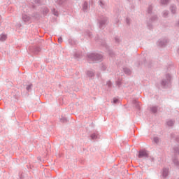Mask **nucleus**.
Segmentation results:
<instances>
[{"instance_id": "nucleus-1", "label": "nucleus", "mask_w": 179, "mask_h": 179, "mask_svg": "<svg viewBox=\"0 0 179 179\" xmlns=\"http://www.w3.org/2000/svg\"><path fill=\"white\" fill-rule=\"evenodd\" d=\"M88 61H93L96 62L97 61H103V55L99 53H89L87 55Z\"/></svg>"}, {"instance_id": "nucleus-2", "label": "nucleus", "mask_w": 179, "mask_h": 179, "mask_svg": "<svg viewBox=\"0 0 179 179\" xmlns=\"http://www.w3.org/2000/svg\"><path fill=\"white\" fill-rule=\"evenodd\" d=\"M161 85L164 89L170 87V86H171V76H170V74H166L165 78L162 80Z\"/></svg>"}, {"instance_id": "nucleus-3", "label": "nucleus", "mask_w": 179, "mask_h": 179, "mask_svg": "<svg viewBox=\"0 0 179 179\" xmlns=\"http://www.w3.org/2000/svg\"><path fill=\"white\" fill-rule=\"evenodd\" d=\"M99 27L100 29H104L106 26H107V23H108V18L107 17L101 16L98 20Z\"/></svg>"}, {"instance_id": "nucleus-4", "label": "nucleus", "mask_w": 179, "mask_h": 179, "mask_svg": "<svg viewBox=\"0 0 179 179\" xmlns=\"http://www.w3.org/2000/svg\"><path fill=\"white\" fill-rule=\"evenodd\" d=\"M149 157V152L146 150H141L138 152V159H148Z\"/></svg>"}, {"instance_id": "nucleus-5", "label": "nucleus", "mask_w": 179, "mask_h": 179, "mask_svg": "<svg viewBox=\"0 0 179 179\" xmlns=\"http://www.w3.org/2000/svg\"><path fill=\"white\" fill-rule=\"evenodd\" d=\"M22 19L24 23H30L33 21L32 17L26 13L22 14Z\"/></svg>"}, {"instance_id": "nucleus-6", "label": "nucleus", "mask_w": 179, "mask_h": 179, "mask_svg": "<svg viewBox=\"0 0 179 179\" xmlns=\"http://www.w3.org/2000/svg\"><path fill=\"white\" fill-rule=\"evenodd\" d=\"M168 43L169 39L167 38H162L157 41V44L159 47H164V45H166V44H167Z\"/></svg>"}, {"instance_id": "nucleus-7", "label": "nucleus", "mask_w": 179, "mask_h": 179, "mask_svg": "<svg viewBox=\"0 0 179 179\" xmlns=\"http://www.w3.org/2000/svg\"><path fill=\"white\" fill-rule=\"evenodd\" d=\"M168 176H169V168H164L162 169V178H167Z\"/></svg>"}, {"instance_id": "nucleus-8", "label": "nucleus", "mask_w": 179, "mask_h": 179, "mask_svg": "<svg viewBox=\"0 0 179 179\" xmlns=\"http://www.w3.org/2000/svg\"><path fill=\"white\" fill-rule=\"evenodd\" d=\"M90 8V6L89 5V3L87 1H85L83 4V12H87Z\"/></svg>"}, {"instance_id": "nucleus-9", "label": "nucleus", "mask_w": 179, "mask_h": 179, "mask_svg": "<svg viewBox=\"0 0 179 179\" xmlns=\"http://www.w3.org/2000/svg\"><path fill=\"white\" fill-rule=\"evenodd\" d=\"M132 103L134 104L136 110H141V103L139 101H138V100L134 99L132 101Z\"/></svg>"}, {"instance_id": "nucleus-10", "label": "nucleus", "mask_w": 179, "mask_h": 179, "mask_svg": "<svg viewBox=\"0 0 179 179\" xmlns=\"http://www.w3.org/2000/svg\"><path fill=\"white\" fill-rule=\"evenodd\" d=\"M80 57H82V52L75 50L73 52V57L78 59V58H80Z\"/></svg>"}, {"instance_id": "nucleus-11", "label": "nucleus", "mask_w": 179, "mask_h": 179, "mask_svg": "<svg viewBox=\"0 0 179 179\" xmlns=\"http://www.w3.org/2000/svg\"><path fill=\"white\" fill-rule=\"evenodd\" d=\"M172 162H173V164H174L175 167H176V169H179L178 158H177V157H175L174 158H173Z\"/></svg>"}, {"instance_id": "nucleus-12", "label": "nucleus", "mask_w": 179, "mask_h": 179, "mask_svg": "<svg viewBox=\"0 0 179 179\" xmlns=\"http://www.w3.org/2000/svg\"><path fill=\"white\" fill-rule=\"evenodd\" d=\"M99 5L102 8V9H106V8H107V5L103 0H99Z\"/></svg>"}, {"instance_id": "nucleus-13", "label": "nucleus", "mask_w": 179, "mask_h": 179, "mask_svg": "<svg viewBox=\"0 0 179 179\" xmlns=\"http://www.w3.org/2000/svg\"><path fill=\"white\" fill-rule=\"evenodd\" d=\"M31 17H32V20H38V19H40V14L37 13H34Z\"/></svg>"}, {"instance_id": "nucleus-14", "label": "nucleus", "mask_w": 179, "mask_h": 179, "mask_svg": "<svg viewBox=\"0 0 179 179\" xmlns=\"http://www.w3.org/2000/svg\"><path fill=\"white\" fill-rule=\"evenodd\" d=\"M176 9H177V8L176 7L175 5H171L170 7V10H171V13H173V15H176Z\"/></svg>"}, {"instance_id": "nucleus-15", "label": "nucleus", "mask_w": 179, "mask_h": 179, "mask_svg": "<svg viewBox=\"0 0 179 179\" xmlns=\"http://www.w3.org/2000/svg\"><path fill=\"white\" fill-rule=\"evenodd\" d=\"M52 15H54V16H56L57 17H58V16H59V13L55 8L52 9Z\"/></svg>"}, {"instance_id": "nucleus-16", "label": "nucleus", "mask_w": 179, "mask_h": 179, "mask_svg": "<svg viewBox=\"0 0 179 179\" xmlns=\"http://www.w3.org/2000/svg\"><path fill=\"white\" fill-rule=\"evenodd\" d=\"M87 75L89 78H94V71H87Z\"/></svg>"}, {"instance_id": "nucleus-17", "label": "nucleus", "mask_w": 179, "mask_h": 179, "mask_svg": "<svg viewBox=\"0 0 179 179\" xmlns=\"http://www.w3.org/2000/svg\"><path fill=\"white\" fill-rule=\"evenodd\" d=\"M84 36L85 37H88V38H92V34H91V32L87 30L84 32Z\"/></svg>"}, {"instance_id": "nucleus-18", "label": "nucleus", "mask_w": 179, "mask_h": 179, "mask_svg": "<svg viewBox=\"0 0 179 179\" xmlns=\"http://www.w3.org/2000/svg\"><path fill=\"white\" fill-rule=\"evenodd\" d=\"M166 124L168 125V127H173V125H174V120H169L166 122Z\"/></svg>"}, {"instance_id": "nucleus-19", "label": "nucleus", "mask_w": 179, "mask_h": 179, "mask_svg": "<svg viewBox=\"0 0 179 179\" xmlns=\"http://www.w3.org/2000/svg\"><path fill=\"white\" fill-rule=\"evenodd\" d=\"M91 138L94 140V139H99V134L97 133H94L91 134Z\"/></svg>"}, {"instance_id": "nucleus-20", "label": "nucleus", "mask_w": 179, "mask_h": 179, "mask_svg": "<svg viewBox=\"0 0 179 179\" xmlns=\"http://www.w3.org/2000/svg\"><path fill=\"white\" fill-rule=\"evenodd\" d=\"M41 51V48H40L39 47H35L34 49V54H38V52H40Z\"/></svg>"}, {"instance_id": "nucleus-21", "label": "nucleus", "mask_w": 179, "mask_h": 179, "mask_svg": "<svg viewBox=\"0 0 179 179\" xmlns=\"http://www.w3.org/2000/svg\"><path fill=\"white\" fill-rule=\"evenodd\" d=\"M123 71L126 75H131V70L128 68L123 69Z\"/></svg>"}, {"instance_id": "nucleus-22", "label": "nucleus", "mask_w": 179, "mask_h": 179, "mask_svg": "<svg viewBox=\"0 0 179 179\" xmlns=\"http://www.w3.org/2000/svg\"><path fill=\"white\" fill-rule=\"evenodd\" d=\"M66 0H55V3H57V5H62L64 2H65Z\"/></svg>"}, {"instance_id": "nucleus-23", "label": "nucleus", "mask_w": 179, "mask_h": 179, "mask_svg": "<svg viewBox=\"0 0 179 179\" xmlns=\"http://www.w3.org/2000/svg\"><path fill=\"white\" fill-rule=\"evenodd\" d=\"M173 152H174L175 155H179V147L175 146L173 148Z\"/></svg>"}, {"instance_id": "nucleus-24", "label": "nucleus", "mask_w": 179, "mask_h": 179, "mask_svg": "<svg viewBox=\"0 0 179 179\" xmlns=\"http://www.w3.org/2000/svg\"><path fill=\"white\" fill-rule=\"evenodd\" d=\"M7 36L5 34L0 35V41H5L6 40Z\"/></svg>"}, {"instance_id": "nucleus-25", "label": "nucleus", "mask_w": 179, "mask_h": 179, "mask_svg": "<svg viewBox=\"0 0 179 179\" xmlns=\"http://www.w3.org/2000/svg\"><path fill=\"white\" fill-rule=\"evenodd\" d=\"M42 12H43L44 16H45V15H47V13H48L49 10L48 8L45 7L43 8Z\"/></svg>"}, {"instance_id": "nucleus-26", "label": "nucleus", "mask_w": 179, "mask_h": 179, "mask_svg": "<svg viewBox=\"0 0 179 179\" xmlns=\"http://www.w3.org/2000/svg\"><path fill=\"white\" fill-rule=\"evenodd\" d=\"M152 10H153V6H152V5L149 6L148 10H147L148 15H150V13H152Z\"/></svg>"}, {"instance_id": "nucleus-27", "label": "nucleus", "mask_w": 179, "mask_h": 179, "mask_svg": "<svg viewBox=\"0 0 179 179\" xmlns=\"http://www.w3.org/2000/svg\"><path fill=\"white\" fill-rule=\"evenodd\" d=\"M32 87H33V84H29L27 85L26 90H27V92H30Z\"/></svg>"}, {"instance_id": "nucleus-28", "label": "nucleus", "mask_w": 179, "mask_h": 179, "mask_svg": "<svg viewBox=\"0 0 179 179\" xmlns=\"http://www.w3.org/2000/svg\"><path fill=\"white\" fill-rule=\"evenodd\" d=\"M150 22H156V20H157V15H153L150 19Z\"/></svg>"}, {"instance_id": "nucleus-29", "label": "nucleus", "mask_w": 179, "mask_h": 179, "mask_svg": "<svg viewBox=\"0 0 179 179\" xmlns=\"http://www.w3.org/2000/svg\"><path fill=\"white\" fill-rule=\"evenodd\" d=\"M116 85L118 87H121V85H122V82L121 81V79H118L116 81Z\"/></svg>"}, {"instance_id": "nucleus-30", "label": "nucleus", "mask_w": 179, "mask_h": 179, "mask_svg": "<svg viewBox=\"0 0 179 179\" xmlns=\"http://www.w3.org/2000/svg\"><path fill=\"white\" fill-rule=\"evenodd\" d=\"M68 121V118L62 116V118H60V122H66Z\"/></svg>"}, {"instance_id": "nucleus-31", "label": "nucleus", "mask_w": 179, "mask_h": 179, "mask_svg": "<svg viewBox=\"0 0 179 179\" xmlns=\"http://www.w3.org/2000/svg\"><path fill=\"white\" fill-rule=\"evenodd\" d=\"M162 16L163 17H167V16H169V11L168 10L163 11Z\"/></svg>"}, {"instance_id": "nucleus-32", "label": "nucleus", "mask_w": 179, "mask_h": 179, "mask_svg": "<svg viewBox=\"0 0 179 179\" xmlns=\"http://www.w3.org/2000/svg\"><path fill=\"white\" fill-rule=\"evenodd\" d=\"M170 2V0H161L162 5H167Z\"/></svg>"}, {"instance_id": "nucleus-33", "label": "nucleus", "mask_w": 179, "mask_h": 179, "mask_svg": "<svg viewBox=\"0 0 179 179\" xmlns=\"http://www.w3.org/2000/svg\"><path fill=\"white\" fill-rule=\"evenodd\" d=\"M151 111H152V113H157V107H156V106H152V107L151 108Z\"/></svg>"}, {"instance_id": "nucleus-34", "label": "nucleus", "mask_w": 179, "mask_h": 179, "mask_svg": "<svg viewBox=\"0 0 179 179\" xmlns=\"http://www.w3.org/2000/svg\"><path fill=\"white\" fill-rule=\"evenodd\" d=\"M153 141L155 143H159V142H160V138L159 137H154Z\"/></svg>"}, {"instance_id": "nucleus-35", "label": "nucleus", "mask_w": 179, "mask_h": 179, "mask_svg": "<svg viewBox=\"0 0 179 179\" xmlns=\"http://www.w3.org/2000/svg\"><path fill=\"white\" fill-rule=\"evenodd\" d=\"M147 26L150 30H152L153 29V26L149 22L147 23Z\"/></svg>"}, {"instance_id": "nucleus-36", "label": "nucleus", "mask_w": 179, "mask_h": 179, "mask_svg": "<svg viewBox=\"0 0 179 179\" xmlns=\"http://www.w3.org/2000/svg\"><path fill=\"white\" fill-rule=\"evenodd\" d=\"M106 85H107L108 87H109V89H110V87H111V86H113V83H111V81L109 80L106 83Z\"/></svg>"}, {"instance_id": "nucleus-37", "label": "nucleus", "mask_w": 179, "mask_h": 179, "mask_svg": "<svg viewBox=\"0 0 179 179\" xmlns=\"http://www.w3.org/2000/svg\"><path fill=\"white\" fill-rule=\"evenodd\" d=\"M107 69V66H106V65L102 64L101 67V71H106Z\"/></svg>"}, {"instance_id": "nucleus-38", "label": "nucleus", "mask_w": 179, "mask_h": 179, "mask_svg": "<svg viewBox=\"0 0 179 179\" xmlns=\"http://www.w3.org/2000/svg\"><path fill=\"white\" fill-rule=\"evenodd\" d=\"M115 43H120V37L118 36L115 37Z\"/></svg>"}, {"instance_id": "nucleus-39", "label": "nucleus", "mask_w": 179, "mask_h": 179, "mask_svg": "<svg viewBox=\"0 0 179 179\" xmlns=\"http://www.w3.org/2000/svg\"><path fill=\"white\" fill-rule=\"evenodd\" d=\"M113 103H115V104H117V103H118V99H113Z\"/></svg>"}, {"instance_id": "nucleus-40", "label": "nucleus", "mask_w": 179, "mask_h": 179, "mask_svg": "<svg viewBox=\"0 0 179 179\" xmlns=\"http://www.w3.org/2000/svg\"><path fill=\"white\" fill-rule=\"evenodd\" d=\"M126 23H127V24H129V23H130V20H129V18H126Z\"/></svg>"}, {"instance_id": "nucleus-41", "label": "nucleus", "mask_w": 179, "mask_h": 179, "mask_svg": "<svg viewBox=\"0 0 179 179\" xmlns=\"http://www.w3.org/2000/svg\"><path fill=\"white\" fill-rule=\"evenodd\" d=\"M58 41H59V43L61 44V43H62V37H59V38H58Z\"/></svg>"}, {"instance_id": "nucleus-42", "label": "nucleus", "mask_w": 179, "mask_h": 179, "mask_svg": "<svg viewBox=\"0 0 179 179\" xmlns=\"http://www.w3.org/2000/svg\"><path fill=\"white\" fill-rule=\"evenodd\" d=\"M176 142H178L179 143V136H177L176 138Z\"/></svg>"}, {"instance_id": "nucleus-43", "label": "nucleus", "mask_w": 179, "mask_h": 179, "mask_svg": "<svg viewBox=\"0 0 179 179\" xmlns=\"http://www.w3.org/2000/svg\"><path fill=\"white\" fill-rule=\"evenodd\" d=\"M109 55H111V56L114 55V52H109Z\"/></svg>"}, {"instance_id": "nucleus-44", "label": "nucleus", "mask_w": 179, "mask_h": 179, "mask_svg": "<svg viewBox=\"0 0 179 179\" xmlns=\"http://www.w3.org/2000/svg\"><path fill=\"white\" fill-rule=\"evenodd\" d=\"M35 3H40V0H35Z\"/></svg>"}, {"instance_id": "nucleus-45", "label": "nucleus", "mask_w": 179, "mask_h": 179, "mask_svg": "<svg viewBox=\"0 0 179 179\" xmlns=\"http://www.w3.org/2000/svg\"><path fill=\"white\" fill-rule=\"evenodd\" d=\"M101 45H106V43H101Z\"/></svg>"}, {"instance_id": "nucleus-46", "label": "nucleus", "mask_w": 179, "mask_h": 179, "mask_svg": "<svg viewBox=\"0 0 179 179\" xmlns=\"http://www.w3.org/2000/svg\"><path fill=\"white\" fill-rule=\"evenodd\" d=\"M0 20H1V16H0Z\"/></svg>"}]
</instances>
